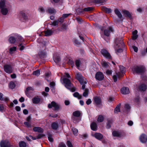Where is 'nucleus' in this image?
Instances as JSON below:
<instances>
[{
    "mask_svg": "<svg viewBox=\"0 0 147 147\" xmlns=\"http://www.w3.org/2000/svg\"><path fill=\"white\" fill-rule=\"evenodd\" d=\"M70 78L71 77L69 74L68 73H65L63 76V80L66 88L71 92H74L76 90V88L71 83L69 80Z\"/></svg>",
    "mask_w": 147,
    "mask_h": 147,
    "instance_id": "obj_1",
    "label": "nucleus"
},
{
    "mask_svg": "<svg viewBox=\"0 0 147 147\" xmlns=\"http://www.w3.org/2000/svg\"><path fill=\"white\" fill-rule=\"evenodd\" d=\"M124 43L122 38H118L115 40V48L116 53L118 54V53H121L123 51L122 48L124 46Z\"/></svg>",
    "mask_w": 147,
    "mask_h": 147,
    "instance_id": "obj_2",
    "label": "nucleus"
},
{
    "mask_svg": "<svg viewBox=\"0 0 147 147\" xmlns=\"http://www.w3.org/2000/svg\"><path fill=\"white\" fill-rule=\"evenodd\" d=\"M45 43V42H43L40 43V47L41 48L42 47L44 49V50L40 51L38 53L39 56L41 58L44 57L46 55L45 49H46V46Z\"/></svg>",
    "mask_w": 147,
    "mask_h": 147,
    "instance_id": "obj_3",
    "label": "nucleus"
},
{
    "mask_svg": "<svg viewBox=\"0 0 147 147\" xmlns=\"http://www.w3.org/2000/svg\"><path fill=\"white\" fill-rule=\"evenodd\" d=\"M48 107L49 108H51L53 107L55 110H58L61 108V105L56 103L54 101H52L51 104H49L48 105Z\"/></svg>",
    "mask_w": 147,
    "mask_h": 147,
    "instance_id": "obj_4",
    "label": "nucleus"
},
{
    "mask_svg": "<svg viewBox=\"0 0 147 147\" xmlns=\"http://www.w3.org/2000/svg\"><path fill=\"white\" fill-rule=\"evenodd\" d=\"M132 70L134 73L139 74L144 71L145 68L143 66H134L133 67Z\"/></svg>",
    "mask_w": 147,
    "mask_h": 147,
    "instance_id": "obj_5",
    "label": "nucleus"
},
{
    "mask_svg": "<svg viewBox=\"0 0 147 147\" xmlns=\"http://www.w3.org/2000/svg\"><path fill=\"white\" fill-rule=\"evenodd\" d=\"M76 78L80 82L81 84H86L87 82L85 80V78L80 73H76Z\"/></svg>",
    "mask_w": 147,
    "mask_h": 147,
    "instance_id": "obj_6",
    "label": "nucleus"
},
{
    "mask_svg": "<svg viewBox=\"0 0 147 147\" xmlns=\"http://www.w3.org/2000/svg\"><path fill=\"white\" fill-rule=\"evenodd\" d=\"M101 52L103 55L106 58L109 59H111V57L110 53L106 50L102 49Z\"/></svg>",
    "mask_w": 147,
    "mask_h": 147,
    "instance_id": "obj_7",
    "label": "nucleus"
},
{
    "mask_svg": "<svg viewBox=\"0 0 147 147\" xmlns=\"http://www.w3.org/2000/svg\"><path fill=\"white\" fill-rule=\"evenodd\" d=\"M0 145L1 147H11V146L8 141L7 140L1 141Z\"/></svg>",
    "mask_w": 147,
    "mask_h": 147,
    "instance_id": "obj_8",
    "label": "nucleus"
},
{
    "mask_svg": "<svg viewBox=\"0 0 147 147\" xmlns=\"http://www.w3.org/2000/svg\"><path fill=\"white\" fill-rule=\"evenodd\" d=\"M95 78L96 80L99 81L102 80L104 78L103 74L101 72H98L96 73Z\"/></svg>",
    "mask_w": 147,
    "mask_h": 147,
    "instance_id": "obj_9",
    "label": "nucleus"
},
{
    "mask_svg": "<svg viewBox=\"0 0 147 147\" xmlns=\"http://www.w3.org/2000/svg\"><path fill=\"white\" fill-rule=\"evenodd\" d=\"M4 69L5 72L8 73H11L12 72V69L11 65H6L4 66Z\"/></svg>",
    "mask_w": 147,
    "mask_h": 147,
    "instance_id": "obj_10",
    "label": "nucleus"
},
{
    "mask_svg": "<svg viewBox=\"0 0 147 147\" xmlns=\"http://www.w3.org/2000/svg\"><path fill=\"white\" fill-rule=\"evenodd\" d=\"M121 92L123 94H126L130 92L129 88L126 87H123L121 90Z\"/></svg>",
    "mask_w": 147,
    "mask_h": 147,
    "instance_id": "obj_11",
    "label": "nucleus"
},
{
    "mask_svg": "<svg viewBox=\"0 0 147 147\" xmlns=\"http://www.w3.org/2000/svg\"><path fill=\"white\" fill-rule=\"evenodd\" d=\"M140 139L142 143H145L147 141V136L144 134H142L140 136Z\"/></svg>",
    "mask_w": 147,
    "mask_h": 147,
    "instance_id": "obj_12",
    "label": "nucleus"
},
{
    "mask_svg": "<svg viewBox=\"0 0 147 147\" xmlns=\"http://www.w3.org/2000/svg\"><path fill=\"white\" fill-rule=\"evenodd\" d=\"M113 31V29L111 27H109L106 30H105L104 31V34L105 36H108L110 34V33Z\"/></svg>",
    "mask_w": 147,
    "mask_h": 147,
    "instance_id": "obj_13",
    "label": "nucleus"
},
{
    "mask_svg": "<svg viewBox=\"0 0 147 147\" xmlns=\"http://www.w3.org/2000/svg\"><path fill=\"white\" fill-rule=\"evenodd\" d=\"M122 12L124 15L125 17H128L130 19L132 18L131 13L129 11L126 10H122Z\"/></svg>",
    "mask_w": 147,
    "mask_h": 147,
    "instance_id": "obj_14",
    "label": "nucleus"
},
{
    "mask_svg": "<svg viewBox=\"0 0 147 147\" xmlns=\"http://www.w3.org/2000/svg\"><path fill=\"white\" fill-rule=\"evenodd\" d=\"M92 135L93 136L99 140H101L103 138L102 135L100 133H96L94 134H92Z\"/></svg>",
    "mask_w": 147,
    "mask_h": 147,
    "instance_id": "obj_15",
    "label": "nucleus"
},
{
    "mask_svg": "<svg viewBox=\"0 0 147 147\" xmlns=\"http://www.w3.org/2000/svg\"><path fill=\"white\" fill-rule=\"evenodd\" d=\"M94 99V102L96 103V105H100L101 103V99L99 97L95 96Z\"/></svg>",
    "mask_w": 147,
    "mask_h": 147,
    "instance_id": "obj_16",
    "label": "nucleus"
},
{
    "mask_svg": "<svg viewBox=\"0 0 147 147\" xmlns=\"http://www.w3.org/2000/svg\"><path fill=\"white\" fill-rule=\"evenodd\" d=\"M115 13L117 16L118 17L121 19L122 17V16L120 12V11L118 9H115L114 10Z\"/></svg>",
    "mask_w": 147,
    "mask_h": 147,
    "instance_id": "obj_17",
    "label": "nucleus"
},
{
    "mask_svg": "<svg viewBox=\"0 0 147 147\" xmlns=\"http://www.w3.org/2000/svg\"><path fill=\"white\" fill-rule=\"evenodd\" d=\"M8 6L7 7L3 8L1 9V12L3 15H6L8 12Z\"/></svg>",
    "mask_w": 147,
    "mask_h": 147,
    "instance_id": "obj_18",
    "label": "nucleus"
},
{
    "mask_svg": "<svg viewBox=\"0 0 147 147\" xmlns=\"http://www.w3.org/2000/svg\"><path fill=\"white\" fill-rule=\"evenodd\" d=\"M5 4V0H1L0 1V8L1 9L3 8L7 7H8Z\"/></svg>",
    "mask_w": 147,
    "mask_h": 147,
    "instance_id": "obj_19",
    "label": "nucleus"
},
{
    "mask_svg": "<svg viewBox=\"0 0 147 147\" xmlns=\"http://www.w3.org/2000/svg\"><path fill=\"white\" fill-rule=\"evenodd\" d=\"M33 130L34 131H37L39 132H43V129L41 127H34L33 129Z\"/></svg>",
    "mask_w": 147,
    "mask_h": 147,
    "instance_id": "obj_20",
    "label": "nucleus"
},
{
    "mask_svg": "<svg viewBox=\"0 0 147 147\" xmlns=\"http://www.w3.org/2000/svg\"><path fill=\"white\" fill-rule=\"evenodd\" d=\"M97 125L95 122H92L90 125L91 129L94 131H96L97 130Z\"/></svg>",
    "mask_w": 147,
    "mask_h": 147,
    "instance_id": "obj_21",
    "label": "nucleus"
},
{
    "mask_svg": "<svg viewBox=\"0 0 147 147\" xmlns=\"http://www.w3.org/2000/svg\"><path fill=\"white\" fill-rule=\"evenodd\" d=\"M59 126V124L57 122H55L53 123L51 125L52 128L54 130L57 129Z\"/></svg>",
    "mask_w": 147,
    "mask_h": 147,
    "instance_id": "obj_22",
    "label": "nucleus"
},
{
    "mask_svg": "<svg viewBox=\"0 0 147 147\" xmlns=\"http://www.w3.org/2000/svg\"><path fill=\"white\" fill-rule=\"evenodd\" d=\"M34 104L38 103L40 101V98L38 96L34 97L32 100Z\"/></svg>",
    "mask_w": 147,
    "mask_h": 147,
    "instance_id": "obj_23",
    "label": "nucleus"
},
{
    "mask_svg": "<svg viewBox=\"0 0 147 147\" xmlns=\"http://www.w3.org/2000/svg\"><path fill=\"white\" fill-rule=\"evenodd\" d=\"M138 31L136 30H135L132 32V39L135 40L138 37V35H137Z\"/></svg>",
    "mask_w": 147,
    "mask_h": 147,
    "instance_id": "obj_24",
    "label": "nucleus"
},
{
    "mask_svg": "<svg viewBox=\"0 0 147 147\" xmlns=\"http://www.w3.org/2000/svg\"><path fill=\"white\" fill-rule=\"evenodd\" d=\"M139 88L141 91H144L147 89L146 86L145 84H142L140 86Z\"/></svg>",
    "mask_w": 147,
    "mask_h": 147,
    "instance_id": "obj_25",
    "label": "nucleus"
},
{
    "mask_svg": "<svg viewBox=\"0 0 147 147\" xmlns=\"http://www.w3.org/2000/svg\"><path fill=\"white\" fill-rule=\"evenodd\" d=\"M101 63L102 66L105 68H106L109 66V63L103 60H102Z\"/></svg>",
    "mask_w": 147,
    "mask_h": 147,
    "instance_id": "obj_26",
    "label": "nucleus"
},
{
    "mask_svg": "<svg viewBox=\"0 0 147 147\" xmlns=\"http://www.w3.org/2000/svg\"><path fill=\"white\" fill-rule=\"evenodd\" d=\"M9 41L11 44H14L16 41V39L14 37L11 36L9 39Z\"/></svg>",
    "mask_w": 147,
    "mask_h": 147,
    "instance_id": "obj_27",
    "label": "nucleus"
},
{
    "mask_svg": "<svg viewBox=\"0 0 147 147\" xmlns=\"http://www.w3.org/2000/svg\"><path fill=\"white\" fill-rule=\"evenodd\" d=\"M73 115L75 117H79L81 115V113L79 111H76L73 113Z\"/></svg>",
    "mask_w": 147,
    "mask_h": 147,
    "instance_id": "obj_28",
    "label": "nucleus"
},
{
    "mask_svg": "<svg viewBox=\"0 0 147 147\" xmlns=\"http://www.w3.org/2000/svg\"><path fill=\"white\" fill-rule=\"evenodd\" d=\"M53 59L55 62L56 63H58L60 60V59L59 56L53 55Z\"/></svg>",
    "mask_w": 147,
    "mask_h": 147,
    "instance_id": "obj_29",
    "label": "nucleus"
},
{
    "mask_svg": "<svg viewBox=\"0 0 147 147\" xmlns=\"http://www.w3.org/2000/svg\"><path fill=\"white\" fill-rule=\"evenodd\" d=\"M121 76H122L121 75H120V74H119L117 73H116V75H114L113 76V78L114 82H116L117 81V77L119 78Z\"/></svg>",
    "mask_w": 147,
    "mask_h": 147,
    "instance_id": "obj_30",
    "label": "nucleus"
},
{
    "mask_svg": "<svg viewBox=\"0 0 147 147\" xmlns=\"http://www.w3.org/2000/svg\"><path fill=\"white\" fill-rule=\"evenodd\" d=\"M20 16L24 18L25 20H26L27 19V16L25 13L23 11H20Z\"/></svg>",
    "mask_w": 147,
    "mask_h": 147,
    "instance_id": "obj_31",
    "label": "nucleus"
},
{
    "mask_svg": "<svg viewBox=\"0 0 147 147\" xmlns=\"http://www.w3.org/2000/svg\"><path fill=\"white\" fill-rule=\"evenodd\" d=\"M19 145L20 147H26V143L23 141L20 142H19Z\"/></svg>",
    "mask_w": 147,
    "mask_h": 147,
    "instance_id": "obj_32",
    "label": "nucleus"
},
{
    "mask_svg": "<svg viewBox=\"0 0 147 147\" xmlns=\"http://www.w3.org/2000/svg\"><path fill=\"white\" fill-rule=\"evenodd\" d=\"M48 10V12L51 14H55L56 12V11L53 8H49Z\"/></svg>",
    "mask_w": 147,
    "mask_h": 147,
    "instance_id": "obj_33",
    "label": "nucleus"
},
{
    "mask_svg": "<svg viewBox=\"0 0 147 147\" xmlns=\"http://www.w3.org/2000/svg\"><path fill=\"white\" fill-rule=\"evenodd\" d=\"M104 119V117L102 115H99L98 116L97 118V121L98 122H101L103 121Z\"/></svg>",
    "mask_w": 147,
    "mask_h": 147,
    "instance_id": "obj_34",
    "label": "nucleus"
},
{
    "mask_svg": "<svg viewBox=\"0 0 147 147\" xmlns=\"http://www.w3.org/2000/svg\"><path fill=\"white\" fill-rule=\"evenodd\" d=\"M102 9L103 11L108 13H109L111 11V9L105 7H103L102 8Z\"/></svg>",
    "mask_w": 147,
    "mask_h": 147,
    "instance_id": "obj_35",
    "label": "nucleus"
},
{
    "mask_svg": "<svg viewBox=\"0 0 147 147\" xmlns=\"http://www.w3.org/2000/svg\"><path fill=\"white\" fill-rule=\"evenodd\" d=\"M48 139L51 142H52L53 141V136L51 134L49 133L48 134Z\"/></svg>",
    "mask_w": 147,
    "mask_h": 147,
    "instance_id": "obj_36",
    "label": "nucleus"
},
{
    "mask_svg": "<svg viewBox=\"0 0 147 147\" xmlns=\"http://www.w3.org/2000/svg\"><path fill=\"white\" fill-rule=\"evenodd\" d=\"M121 106L120 104H119L115 108L114 110V112L115 113H117L120 112V107Z\"/></svg>",
    "mask_w": 147,
    "mask_h": 147,
    "instance_id": "obj_37",
    "label": "nucleus"
},
{
    "mask_svg": "<svg viewBox=\"0 0 147 147\" xmlns=\"http://www.w3.org/2000/svg\"><path fill=\"white\" fill-rule=\"evenodd\" d=\"M112 134L114 136L119 137L120 136V133L117 131H113L112 133Z\"/></svg>",
    "mask_w": 147,
    "mask_h": 147,
    "instance_id": "obj_38",
    "label": "nucleus"
},
{
    "mask_svg": "<svg viewBox=\"0 0 147 147\" xmlns=\"http://www.w3.org/2000/svg\"><path fill=\"white\" fill-rule=\"evenodd\" d=\"M55 83L54 82H52L50 84V86L52 91H54V87L55 86Z\"/></svg>",
    "mask_w": 147,
    "mask_h": 147,
    "instance_id": "obj_39",
    "label": "nucleus"
},
{
    "mask_svg": "<svg viewBox=\"0 0 147 147\" xmlns=\"http://www.w3.org/2000/svg\"><path fill=\"white\" fill-rule=\"evenodd\" d=\"M16 86V85L13 82H11L9 84V87L11 89H13Z\"/></svg>",
    "mask_w": 147,
    "mask_h": 147,
    "instance_id": "obj_40",
    "label": "nucleus"
},
{
    "mask_svg": "<svg viewBox=\"0 0 147 147\" xmlns=\"http://www.w3.org/2000/svg\"><path fill=\"white\" fill-rule=\"evenodd\" d=\"M33 90V88L31 87H28L26 89L25 91V93L27 95L28 94L29 92H30L31 90Z\"/></svg>",
    "mask_w": 147,
    "mask_h": 147,
    "instance_id": "obj_41",
    "label": "nucleus"
},
{
    "mask_svg": "<svg viewBox=\"0 0 147 147\" xmlns=\"http://www.w3.org/2000/svg\"><path fill=\"white\" fill-rule=\"evenodd\" d=\"M72 130L73 134L75 136H76L78 135V130L77 129L73 127Z\"/></svg>",
    "mask_w": 147,
    "mask_h": 147,
    "instance_id": "obj_42",
    "label": "nucleus"
},
{
    "mask_svg": "<svg viewBox=\"0 0 147 147\" xmlns=\"http://www.w3.org/2000/svg\"><path fill=\"white\" fill-rule=\"evenodd\" d=\"M40 74V71L39 69H38L36 71H34L33 72V74L34 75L38 76Z\"/></svg>",
    "mask_w": 147,
    "mask_h": 147,
    "instance_id": "obj_43",
    "label": "nucleus"
},
{
    "mask_svg": "<svg viewBox=\"0 0 147 147\" xmlns=\"http://www.w3.org/2000/svg\"><path fill=\"white\" fill-rule=\"evenodd\" d=\"M88 90L87 89H85L83 93V96L84 97H87L88 96Z\"/></svg>",
    "mask_w": 147,
    "mask_h": 147,
    "instance_id": "obj_44",
    "label": "nucleus"
},
{
    "mask_svg": "<svg viewBox=\"0 0 147 147\" xmlns=\"http://www.w3.org/2000/svg\"><path fill=\"white\" fill-rule=\"evenodd\" d=\"M73 96L74 97L78 98L79 99H80L81 97V96L79 94L78 92H75L73 94Z\"/></svg>",
    "mask_w": 147,
    "mask_h": 147,
    "instance_id": "obj_45",
    "label": "nucleus"
},
{
    "mask_svg": "<svg viewBox=\"0 0 147 147\" xmlns=\"http://www.w3.org/2000/svg\"><path fill=\"white\" fill-rule=\"evenodd\" d=\"M53 32L51 30H47V36L51 35L53 33Z\"/></svg>",
    "mask_w": 147,
    "mask_h": 147,
    "instance_id": "obj_46",
    "label": "nucleus"
},
{
    "mask_svg": "<svg viewBox=\"0 0 147 147\" xmlns=\"http://www.w3.org/2000/svg\"><path fill=\"white\" fill-rule=\"evenodd\" d=\"M17 41L21 42H22L24 41V40L23 38L20 36H18L17 38Z\"/></svg>",
    "mask_w": 147,
    "mask_h": 147,
    "instance_id": "obj_47",
    "label": "nucleus"
},
{
    "mask_svg": "<svg viewBox=\"0 0 147 147\" xmlns=\"http://www.w3.org/2000/svg\"><path fill=\"white\" fill-rule=\"evenodd\" d=\"M93 9V8L92 7H87L86 8H84L83 9V11H90Z\"/></svg>",
    "mask_w": 147,
    "mask_h": 147,
    "instance_id": "obj_48",
    "label": "nucleus"
},
{
    "mask_svg": "<svg viewBox=\"0 0 147 147\" xmlns=\"http://www.w3.org/2000/svg\"><path fill=\"white\" fill-rule=\"evenodd\" d=\"M105 0H96V2L99 4H103L106 2Z\"/></svg>",
    "mask_w": 147,
    "mask_h": 147,
    "instance_id": "obj_49",
    "label": "nucleus"
},
{
    "mask_svg": "<svg viewBox=\"0 0 147 147\" xmlns=\"http://www.w3.org/2000/svg\"><path fill=\"white\" fill-rule=\"evenodd\" d=\"M16 50V47H13L10 48L9 49V51L10 53H12L13 51H15Z\"/></svg>",
    "mask_w": 147,
    "mask_h": 147,
    "instance_id": "obj_50",
    "label": "nucleus"
},
{
    "mask_svg": "<svg viewBox=\"0 0 147 147\" xmlns=\"http://www.w3.org/2000/svg\"><path fill=\"white\" fill-rule=\"evenodd\" d=\"M75 64L76 66L77 67H79L80 66V61L79 60H76V61Z\"/></svg>",
    "mask_w": 147,
    "mask_h": 147,
    "instance_id": "obj_51",
    "label": "nucleus"
},
{
    "mask_svg": "<svg viewBox=\"0 0 147 147\" xmlns=\"http://www.w3.org/2000/svg\"><path fill=\"white\" fill-rule=\"evenodd\" d=\"M18 46L20 47L19 49L20 51H22L24 49V47L23 45H22V43L20 44Z\"/></svg>",
    "mask_w": 147,
    "mask_h": 147,
    "instance_id": "obj_52",
    "label": "nucleus"
},
{
    "mask_svg": "<svg viewBox=\"0 0 147 147\" xmlns=\"http://www.w3.org/2000/svg\"><path fill=\"white\" fill-rule=\"evenodd\" d=\"M38 10L40 12L42 13H43L45 12V9L42 7H40L39 8Z\"/></svg>",
    "mask_w": 147,
    "mask_h": 147,
    "instance_id": "obj_53",
    "label": "nucleus"
},
{
    "mask_svg": "<svg viewBox=\"0 0 147 147\" xmlns=\"http://www.w3.org/2000/svg\"><path fill=\"white\" fill-rule=\"evenodd\" d=\"M119 68L120 71L122 73H123L125 70V68L122 65H120L119 66Z\"/></svg>",
    "mask_w": 147,
    "mask_h": 147,
    "instance_id": "obj_54",
    "label": "nucleus"
},
{
    "mask_svg": "<svg viewBox=\"0 0 147 147\" xmlns=\"http://www.w3.org/2000/svg\"><path fill=\"white\" fill-rule=\"evenodd\" d=\"M111 122L110 121H108L107 123V125L106 126V127L107 128H109L111 127Z\"/></svg>",
    "mask_w": 147,
    "mask_h": 147,
    "instance_id": "obj_55",
    "label": "nucleus"
},
{
    "mask_svg": "<svg viewBox=\"0 0 147 147\" xmlns=\"http://www.w3.org/2000/svg\"><path fill=\"white\" fill-rule=\"evenodd\" d=\"M58 21H54L53 22H51V24L54 26H56L58 25Z\"/></svg>",
    "mask_w": 147,
    "mask_h": 147,
    "instance_id": "obj_56",
    "label": "nucleus"
},
{
    "mask_svg": "<svg viewBox=\"0 0 147 147\" xmlns=\"http://www.w3.org/2000/svg\"><path fill=\"white\" fill-rule=\"evenodd\" d=\"M68 147H73L71 142L69 141H67V143Z\"/></svg>",
    "mask_w": 147,
    "mask_h": 147,
    "instance_id": "obj_57",
    "label": "nucleus"
},
{
    "mask_svg": "<svg viewBox=\"0 0 147 147\" xmlns=\"http://www.w3.org/2000/svg\"><path fill=\"white\" fill-rule=\"evenodd\" d=\"M58 147H66L65 144L61 142L59 145Z\"/></svg>",
    "mask_w": 147,
    "mask_h": 147,
    "instance_id": "obj_58",
    "label": "nucleus"
},
{
    "mask_svg": "<svg viewBox=\"0 0 147 147\" xmlns=\"http://www.w3.org/2000/svg\"><path fill=\"white\" fill-rule=\"evenodd\" d=\"M125 108L127 111H128L130 109V107L128 104H126L125 105Z\"/></svg>",
    "mask_w": 147,
    "mask_h": 147,
    "instance_id": "obj_59",
    "label": "nucleus"
},
{
    "mask_svg": "<svg viewBox=\"0 0 147 147\" xmlns=\"http://www.w3.org/2000/svg\"><path fill=\"white\" fill-rule=\"evenodd\" d=\"M64 19V18L62 16L61 17H60L59 18V20H58V21L61 23H62L63 22Z\"/></svg>",
    "mask_w": 147,
    "mask_h": 147,
    "instance_id": "obj_60",
    "label": "nucleus"
},
{
    "mask_svg": "<svg viewBox=\"0 0 147 147\" xmlns=\"http://www.w3.org/2000/svg\"><path fill=\"white\" fill-rule=\"evenodd\" d=\"M24 124L27 127H30L31 125L28 122H25Z\"/></svg>",
    "mask_w": 147,
    "mask_h": 147,
    "instance_id": "obj_61",
    "label": "nucleus"
},
{
    "mask_svg": "<svg viewBox=\"0 0 147 147\" xmlns=\"http://www.w3.org/2000/svg\"><path fill=\"white\" fill-rule=\"evenodd\" d=\"M67 26L65 24H63L62 25V29L66 30L67 28Z\"/></svg>",
    "mask_w": 147,
    "mask_h": 147,
    "instance_id": "obj_62",
    "label": "nucleus"
},
{
    "mask_svg": "<svg viewBox=\"0 0 147 147\" xmlns=\"http://www.w3.org/2000/svg\"><path fill=\"white\" fill-rule=\"evenodd\" d=\"M71 14L70 13L69 14H64L62 15V16L65 19V18H66L68 17L69 15Z\"/></svg>",
    "mask_w": 147,
    "mask_h": 147,
    "instance_id": "obj_63",
    "label": "nucleus"
},
{
    "mask_svg": "<svg viewBox=\"0 0 147 147\" xmlns=\"http://www.w3.org/2000/svg\"><path fill=\"white\" fill-rule=\"evenodd\" d=\"M45 135L42 134H39L37 136V139L40 138L43 136H45Z\"/></svg>",
    "mask_w": 147,
    "mask_h": 147,
    "instance_id": "obj_64",
    "label": "nucleus"
}]
</instances>
